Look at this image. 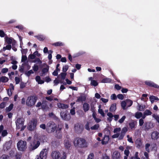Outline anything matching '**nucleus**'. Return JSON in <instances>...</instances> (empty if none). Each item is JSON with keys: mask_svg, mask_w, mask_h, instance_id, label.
<instances>
[{"mask_svg": "<svg viewBox=\"0 0 159 159\" xmlns=\"http://www.w3.org/2000/svg\"><path fill=\"white\" fill-rule=\"evenodd\" d=\"M24 120L23 118H19L16 121V129H19L20 131L23 130L26 127V126H24Z\"/></svg>", "mask_w": 159, "mask_h": 159, "instance_id": "nucleus-4", "label": "nucleus"}, {"mask_svg": "<svg viewBox=\"0 0 159 159\" xmlns=\"http://www.w3.org/2000/svg\"><path fill=\"white\" fill-rule=\"evenodd\" d=\"M144 113V114L146 115L147 116L151 115L152 114V112L148 110H146Z\"/></svg>", "mask_w": 159, "mask_h": 159, "instance_id": "nucleus-40", "label": "nucleus"}, {"mask_svg": "<svg viewBox=\"0 0 159 159\" xmlns=\"http://www.w3.org/2000/svg\"><path fill=\"white\" fill-rule=\"evenodd\" d=\"M34 73L33 71L32 70H30L29 71L26 72L25 73V74L28 76H30L31 74H33Z\"/></svg>", "mask_w": 159, "mask_h": 159, "instance_id": "nucleus-48", "label": "nucleus"}, {"mask_svg": "<svg viewBox=\"0 0 159 159\" xmlns=\"http://www.w3.org/2000/svg\"><path fill=\"white\" fill-rule=\"evenodd\" d=\"M121 130V128H117L115 129L114 130V133H117L118 132H120Z\"/></svg>", "mask_w": 159, "mask_h": 159, "instance_id": "nucleus-61", "label": "nucleus"}, {"mask_svg": "<svg viewBox=\"0 0 159 159\" xmlns=\"http://www.w3.org/2000/svg\"><path fill=\"white\" fill-rule=\"evenodd\" d=\"M138 152H136L134 156L131 157H130L129 159H140V158L138 157Z\"/></svg>", "mask_w": 159, "mask_h": 159, "instance_id": "nucleus-32", "label": "nucleus"}, {"mask_svg": "<svg viewBox=\"0 0 159 159\" xmlns=\"http://www.w3.org/2000/svg\"><path fill=\"white\" fill-rule=\"evenodd\" d=\"M33 68L34 71H37L39 69V66L36 65H34L33 67Z\"/></svg>", "mask_w": 159, "mask_h": 159, "instance_id": "nucleus-54", "label": "nucleus"}, {"mask_svg": "<svg viewBox=\"0 0 159 159\" xmlns=\"http://www.w3.org/2000/svg\"><path fill=\"white\" fill-rule=\"evenodd\" d=\"M126 102L127 103L126 105L128 107H130L133 104V102L130 99H128L126 100Z\"/></svg>", "mask_w": 159, "mask_h": 159, "instance_id": "nucleus-36", "label": "nucleus"}, {"mask_svg": "<svg viewBox=\"0 0 159 159\" xmlns=\"http://www.w3.org/2000/svg\"><path fill=\"white\" fill-rule=\"evenodd\" d=\"M51 157L52 159H61L62 156L61 153L58 151H53L51 153Z\"/></svg>", "mask_w": 159, "mask_h": 159, "instance_id": "nucleus-7", "label": "nucleus"}, {"mask_svg": "<svg viewBox=\"0 0 159 159\" xmlns=\"http://www.w3.org/2000/svg\"><path fill=\"white\" fill-rule=\"evenodd\" d=\"M101 105H99L98 106L99 109L98 110V112L102 116L104 117L105 116V114L102 109L101 108Z\"/></svg>", "mask_w": 159, "mask_h": 159, "instance_id": "nucleus-28", "label": "nucleus"}, {"mask_svg": "<svg viewBox=\"0 0 159 159\" xmlns=\"http://www.w3.org/2000/svg\"><path fill=\"white\" fill-rule=\"evenodd\" d=\"M7 134V131L5 130H3L2 133V136L4 137L6 136Z\"/></svg>", "mask_w": 159, "mask_h": 159, "instance_id": "nucleus-64", "label": "nucleus"}, {"mask_svg": "<svg viewBox=\"0 0 159 159\" xmlns=\"http://www.w3.org/2000/svg\"><path fill=\"white\" fill-rule=\"evenodd\" d=\"M37 122V119H33L29 123L28 126V129L31 131L34 129L36 128Z\"/></svg>", "mask_w": 159, "mask_h": 159, "instance_id": "nucleus-6", "label": "nucleus"}, {"mask_svg": "<svg viewBox=\"0 0 159 159\" xmlns=\"http://www.w3.org/2000/svg\"><path fill=\"white\" fill-rule=\"evenodd\" d=\"M35 37L39 40H43L45 39V38L42 35L36 36Z\"/></svg>", "mask_w": 159, "mask_h": 159, "instance_id": "nucleus-44", "label": "nucleus"}, {"mask_svg": "<svg viewBox=\"0 0 159 159\" xmlns=\"http://www.w3.org/2000/svg\"><path fill=\"white\" fill-rule=\"evenodd\" d=\"M151 136L152 139H157L159 138V132L154 131L152 133Z\"/></svg>", "mask_w": 159, "mask_h": 159, "instance_id": "nucleus-14", "label": "nucleus"}, {"mask_svg": "<svg viewBox=\"0 0 159 159\" xmlns=\"http://www.w3.org/2000/svg\"><path fill=\"white\" fill-rule=\"evenodd\" d=\"M152 117L154 118L156 121L159 124V116L156 114L152 115Z\"/></svg>", "mask_w": 159, "mask_h": 159, "instance_id": "nucleus-42", "label": "nucleus"}, {"mask_svg": "<svg viewBox=\"0 0 159 159\" xmlns=\"http://www.w3.org/2000/svg\"><path fill=\"white\" fill-rule=\"evenodd\" d=\"M111 79L109 78H106L103 79L102 81V82L103 83H110L111 82Z\"/></svg>", "mask_w": 159, "mask_h": 159, "instance_id": "nucleus-34", "label": "nucleus"}, {"mask_svg": "<svg viewBox=\"0 0 159 159\" xmlns=\"http://www.w3.org/2000/svg\"><path fill=\"white\" fill-rule=\"evenodd\" d=\"M137 122L135 121H132L129 124V127L132 129H134L135 128V126L136 125Z\"/></svg>", "mask_w": 159, "mask_h": 159, "instance_id": "nucleus-17", "label": "nucleus"}, {"mask_svg": "<svg viewBox=\"0 0 159 159\" xmlns=\"http://www.w3.org/2000/svg\"><path fill=\"white\" fill-rule=\"evenodd\" d=\"M11 48V45L10 44H9L8 45H7L6 47H4L3 48V50L4 51L7 49L10 50Z\"/></svg>", "mask_w": 159, "mask_h": 159, "instance_id": "nucleus-39", "label": "nucleus"}, {"mask_svg": "<svg viewBox=\"0 0 159 159\" xmlns=\"http://www.w3.org/2000/svg\"><path fill=\"white\" fill-rule=\"evenodd\" d=\"M86 97L84 95H81L78 97V99L76 102H83L85 101L86 99Z\"/></svg>", "mask_w": 159, "mask_h": 159, "instance_id": "nucleus-22", "label": "nucleus"}, {"mask_svg": "<svg viewBox=\"0 0 159 159\" xmlns=\"http://www.w3.org/2000/svg\"><path fill=\"white\" fill-rule=\"evenodd\" d=\"M127 103L126 102V100L122 101L121 103V105L122 107L124 110L126 109L125 107Z\"/></svg>", "mask_w": 159, "mask_h": 159, "instance_id": "nucleus-35", "label": "nucleus"}, {"mask_svg": "<svg viewBox=\"0 0 159 159\" xmlns=\"http://www.w3.org/2000/svg\"><path fill=\"white\" fill-rule=\"evenodd\" d=\"M116 104H112L110 108V111L111 112H114L115 111L116 109Z\"/></svg>", "mask_w": 159, "mask_h": 159, "instance_id": "nucleus-29", "label": "nucleus"}, {"mask_svg": "<svg viewBox=\"0 0 159 159\" xmlns=\"http://www.w3.org/2000/svg\"><path fill=\"white\" fill-rule=\"evenodd\" d=\"M53 83L54 84V85H57L59 83H61V82H59V80L57 79V78L54 81Z\"/></svg>", "mask_w": 159, "mask_h": 159, "instance_id": "nucleus-63", "label": "nucleus"}, {"mask_svg": "<svg viewBox=\"0 0 159 159\" xmlns=\"http://www.w3.org/2000/svg\"><path fill=\"white\" fill-rule=\"evenodd\" d=\"M145 83L147 85L154 88H158L159 87V86L158 85L150 81H146L145 82Z\"/></svg>", "mask_w": 159, "mask_h": 159, "instance_id": "nucleus-15", "label": "nucleus"}, {"mask_svg": "<svg viewBox=\"0 0 159 159\" xmlns=\"http://www.w3.org/2000/svg\"><path fill=\"white\" fill-rule=\"evenodd\" d=\"M66 153L64 152H62V156L61 157V159H66Z\"/></svg>", "mask_w": 159, "mask_h": 159, "instance_id": "nucleus-55", "label": "nucleus"}, {"mask_svg": "<svg viewBox=\"0 0 159 159\" xmlns=\"http://www.w3.org/2000/svg\"><path fill=\"white\" fill-rule=\"evenodd\" d=\"M27 59L26 56L23 55L22 56L21 61L22 62H25L27 60Z\"/></svg>", "mask_w": 159, "mask_h": 159, "instance_id": "nucleus-51", "label": "nucleus"}, {"mask_svg": "<svg viewBox=\"0 0 159 159\" xmlns=\"http://www.w3.org/2000/svg\"><path fill=\"white\" fill-rule=\"evenodd\" d=\"M28 58L29 59L33 60L34 59H35L36 58L34 55L33 54H30Z\"/></svg>", "mask_w": 159, "mask_h": 159, "instance_id": "nucleus-50", "label": "nucleus"}, {"mask_svg": "<svg viewBox=\"0 0 159 159\" xmlns=\"http://www.w3.org/2000/svg\"><path fill=\"white\" fill-rule=\"evenodd\" d=\"M120 153L117 151H114L112 155V159H120Z\"/></svg>", "mask_w": 159, "mask_h": 159, "instance_id": "nucleus-13", "label": "nucleus"}, {"mask_svg": "<svg viewBox=\"0 0 159 159\" xmlns=\"http://www.w3.org/2000/svg\"><path fill=\"white\" fill-rule=\"evenodd\" d=\"M53 45L55 46H62L63 45V43L61 42H57L54 43Z\"/></svg>", "mask_w": 159, "mask_h": 159, "instance_id": "nucleus-52", "label": "nucleus"}, {"mask_svg": "<svg viewBox=\"0 0 159 159\" xmlns=\"http://www.w3.org/2000/svg\"><path fill=\"white\" fill-rule=\"evenodd\" d=\"M60 115L61 118L64 120H68L70 118V115H67L66 113L64 112H61Z\"/></svg>", "mask_w": 159, "mask_h": 159, "instance_id": "nucleus-10", "label": "nucleus"}, {"mask_svg": "<svg viewBox=\"0 0 159 159\" xmlns=\"http://www.w3.org/2000/svg\"><path fill=\"white\" fill-rule=\"evenodd\" d=\"M150 146V144L149 143H147L145 145V149L148 152H149V147Z\"/></svg>", "mask_w": 159, "mask_h": 159, "instance_id": "nucleus-57", "label": "nucleus"}, {"mask_svg": "<svg viewBox=\"0 0 159 159\" xmlns=\"http://www.w3.org/2000/svg\"><path fill=\"white\" fill-rule=\"evenodd\" d=\"M107 116H108L107 118V120L109 122H111L112 120L113 117V115L111 112H108L107 114Z\"/></svg>", "mask_w": 159, "mask_h": 159, "instance_id": "nucleus-25", "label": "nucleus"}, {"mask_svg": "<svg viewBox=\"0 0 159 159\" xmlns=\"http://www.w3.org/2000/svg\"><path fill=\"white\" fill-rule=\"evenodd\" d=\"M149 99L152 103H153L155 101H158L159 100V99L156 96H151Z\"/></svg>", "mask_w": 159, "mask_h": 159, "instance_id": "nucleus-24", "label": "nucleus"}, {"mask_svg": "<svg viewBox=\"0 0 159 159\" xmlns=\"http://www.w3.org/2000/svg\"><path fill=\"white\" fill-rule=\"evenodd\" d=\"M109 137L108 136L105 135L103 139L102 140V144H107L109 140Z\"/></svg>", "mask_w": 159, "mask_h": 159, "instance_id": "nucleus-20", "label": "nucleus"}, {"mask_svg": "<svg viewBox=\"0 0 159 159\" xmlns=\"http://www.w3.org/2000/svg\"><path fill=\"white\" fill-rule=\"evenodd\" d=\"M138 110L139 111H143L144 109L145 108V106L144 105H140L139 103H138Z\"/></svg>", "mask_w": 159, "mask_h": 159, "instance_id": "nucleus-30", "label": "nucleus"}, {"mask_svg": "<svg viewBox=\"0 0 159 159\" xmlns=\"http://www.w3.org/2000/svg\"><path fill=\"white\" fill-rule=\"evenodd\" d=\"M91 84L92 85L95 86L98 85V83L96 81L92 80H91Z\"/></svg>", "mask_w": 159, "mask_h": 159, "instance_id": "nucleus-43", "label": "nucleus"}, {"mask_svg": "<svg viewBox=\"0 0 159 159\" xmlns=\"http://www.w3.org/2000/svg\"><path fill=\"white\" fill-rule=\"evenodd\" d=\"M57 125L52 121L48 122L46 125V130L48 133L53 132L57 128Z\"/></svg>", "mask_w": 159, "mask_h": 159, "instance_id": "nucleus-3", "label": "nucleus"}, {"mask_svg": "<svg viewBox=\"0 0 159 159\" xmlns=\"http://www.w3.org/2000/svg\"><path fill=\"white\" fill-rule=\"evenodd\" d=\"M37 99V97L34 96L28 97L26 101V105L29 107H32L34 106Z\"/></svg>", "mask_w": 159, "mask_h": 159, "instance_id": "nucleus-2", "label": "nucleus"}, {"mask_svg": "<svg viewBox=\"0 0 159 159\" xmlns=\"http://www.w3.org/2000/svg\"><path fill=\"white\" fill-rule=\"evenodd\" d=\"M13 106V105L12 104H11L6 109L7 111H9L11 110Z\"/></svg>", "mask_w": 159, "mask_h": 159, "instance_id": "nucleus-49", "label": "nucleus"}, {"mask_svg": "<svg viewBox=\"0 0 159 159\" xmlns=\"http://www.w3.org/2000/svg\"><path fill=\"white\" fill-rule=\"evenodd\" d=\"M56 133H57L58 134H57L56 136V137H57L58 138L60 139L61 137V133L60 132V130H57L56 131Z\"/></svg>", "mask_w": 159, "mask_h": 159, "instance_id": "nucleus-46", "label": "nucleus"}, {"mask_svg": "<svg viewBox=\"0 0 159 159\" xmlns=\"http://www.w3.org/2000/svg\"><path fill=\"white\" fill-rule=\"evenodd\" d=\"M83 127L79 124H77L75 125L74 129L78 133H80L83 130Z\"/></svg>", "mask_w": 159, "mask_h": 159, "instance_id": "nucleus-11", "label": "nucleus"}, {"mask_svg": "<svg viewBox=\"0 0 159 159\" xmlns=\"http://www.w3.org/2000/svg\"><path fill=\"white\" fill-rule=\"evenodd\" d=\"M129 147H127L126 149L125 150L124 153L125 156L124 157V159H128V157L130 153L129 151Z\"/></svg>", "mask_w": 159, "mask_h": 159, "instance_id": "nucleus-16", "label": "nucleus"}, {"mask_svg": "<svg viewBox=\"0 0 159 159\" xmlns=\"http://www.w3.org/2000/svg\"><path fill=\"white\" fill-rule=\"evenodd\" d=\"M135 143L137 147L139 148H140L142 146V143L140 139H138L136 140Z\"/></svg>", "mask_w": 159, "mask_h": 159, "instance_id": "nucleus-18", "label": "nucleus"}, {"mask_svg": "<svg viewBox=\"0 0 159 159\" xmlns=\"http://www.w3.org/2000/svg\"><path fill=\"white\" fill-rule=\"evenodd\" d=\"M32 62L34 63L37 62V63L38 64H41L42 63V61L41 60L38 58H36L35 59L33 60L32 61Z\"/></svg>", "mask_w": 159, "mask_h": 159, "instance_id": "nucleus-41", "label": "nucleus"}, {"mask_svg": "<svg viewBox=\"0 0 159 159\" xmlns=\"http://www.w3.org/2000/svg\"><path fill=\"white\" fill-rule=\"evenodd\" d=\"M142 113L141 112H137L135 114V116L137 119H139L142 117Z\"/></svg>", "mask_w": 159, "mask_h": 159, "instance_id": "nucleus-33", "label": "nucleus"}, {"mask_svg": "<svg viewBox=\"0 0 159 159\" xmlns=\"http://www.w3.org/2000/svg\"><path fill=\"white\" fill-rule=\"evenodd\" d=\"M99 127V125L98 124H96L91 127L90 129L92 130H97Z\"/></svg>", "mask_w": 159, "mask_h": 159, "instance_id": "nucleus-37", "label": "nucleus"}, {"mask_svg": "<svg viewBox=\"0 0 159 159\" xmlns=\"http://www.w3.org/2000/svg\"><path fill=\"white\" fill-rule=\"evenodd\" d=\"M5 41L8 44H10L12 42V39L10 38L6 37L5 38Z\"/></svg>", "mask_w": 159, "mask_h": 159, "instance_id": "nucleus-31", "label": "nucleus"}, {"mask_svg": "<svg viewBox=\"0 0 159 159\" xmlns=\"http://www.w3.org/2000/svg\"><path fill=\"white\" fill-rule=\"evenodd\" d=\"M64 145L66 148L69 149L71 146V143L70 140L68 139H66L64 140Z\"/></svg>", "mask_w": 159, "mask_h": 159, "instance_id": "nucleus-12", "label": "nucleus"}, {"mask_svg": "<svg viewBox=\"0 0 159 159\" xmlns=\"http://www.w3.org/2000/svg\"><path fill=\"white\" fill-rule=\"evenodd\" d=\"M127 138L128 141L131 143H133L132 139L131 137H130L128 135H127Z\"/></svg>", "mask_w": 159, "mask_h": 159, "instance_id": "nucleus-56", "label": "nucleus"}, {"mask_svg": "<svg viewBox=\"0 0 159 159\" xmlns=\"http://www.w3.org/2000/svg\"><path fill=\"white\" fill-rule=\"evenodd\" d=\"M90 108V106L89 104L87 103H85L83 105V109L84 111L85 112L88 111Z\"/></svg>", "mask_w": 159, "mask_h": 159, "instance_id": "nucleus-19", "label": "nucleus"}, {"mask_svg": "<svg viewBox=\"0 0 159 159\" xmlns=\"http://www.w3.org/2000/svg\"><path fill=\"white\" fill-rule=\"evenodd\" d=\"M68 69V66L67 65H65L62 68V70L63 72H66Z\"/></svg>", "mask_w": 159, "mask_h": 159, "instance_id": "nucleus-59", "label": "nucleus"}, {"mask_svg": "<svg viewBox=\"0 0 159 159\" xmlns=\"http://www.w3.org/2000/svg\"><path fill=\"white\" fill-rule=\"evenodd\" d=\"M57 105L58 107L60 108L66 109L68 107V105H67L60 103H58Z\"/></svg>", "mask_w": 159, "mask_h": 159, "instance_id": "nucleus-21", "label": "nucleus"}, {"mask_svg": "<svg viewBox=\"0 0 159 159\" xmlns=\"http://www.w3.org/2000/svg\"><path fill=\"white\" fill-rule=\"evenodd\" d=\"M45 65L46 66L45 67L43 68L42 70L43 75L42 76H43V74L47 72L49 70V66L46 64H45Z\"/></svg>", "mask_w": 159, "mask_h": 159, "instance_id": "nucleus-26", "label": "nucleus"}, {"mask_svg": "<svg viewBox=\"0 0 159 159\" xmlns=\"http://www.w3.org/2000/svg\"><path fill=\"white\" fill-rule=\"evenodd\" d=\"M75 146L80 148H85L88 146V143L86 140L82 138H77L74 141Z\"/></svg>", "mask_w": 159, "mask_h": 159, "instance_id": "nucleus-1", "label": "nucleus"}, {"mask_svg": "<svg viewBox=\"0 0 159 159\" xmlns=\"http://www.w3.org/2000/svg\"><path fill=\"white\" fill-rule=\"evenodd\" d=\"M47 150L46 149H43L40 152L39 157L37 159H46Z\"/></svg>", "mask_w": 159, "mask_h": 159, "instance_id": "nucleus-8", "label": "nucleus"}, {"mask_svg": "<svg viewBox=\"0 0 159 159\" xmlns=\"http://www.w3.org/2000/svg\"><path fill=\"white\" fill-rule=\"evenodd\" d=\"M127 130V128L126 127H124L122 129L121 132L125 134Z\"/></svg>", "mask_w": 159, "mask_h": 159, "instance_id": "nucleus-62", "label": "nucleus"}, {"mask_svg": "<svg viewBox=\"0 0 159 159\" xmlns=\"http://www.w3.org/2000/svg\"><path fill=\"white\" fill-rule=\"evenodd\" d=\"M11 145V142L8 141L4 145V147H6V148L8 149H9L10 147V146Z\"/></svg>", "mask_w": 159, "mask_h": 159, "instance_id": "nucleus-38", "label": "nucleus"}, {"mask_svg": "<svg viewBox=\"0 0 159 159\" xmlns=\"http://www.w3.org/2000/svg\"><path fill=\"white\" fill-rule=\"evenodd\" d=\"M1 82L3 83H5L7 82L8 80V78L5 76H2L0 77Z\"/></svg>", "mask_w": 159, "mask_h": 159, "instance_id": "nucleus-27", "label": "nucleus"}, {"mask_svg": "<svg viewBox=\"0 0 159 159\" xmlns=\"http://www.w3.org/2000/svg\"><path fill=\"white\" fill-rule=\"evenodd\" d=\"M17 148L19 150L23 151L27 148L26 142L25 141L20 140L17 143Z\"/></svg>", "mask_w": 159, "mask_h": 159, "instance_id": "nucleus-5", "label": "nucleus"}, {"mask_svg": "<svg viewBox=\"0 0 159 159\" xmlns=\"http://www.w3.org/2000/svg\"><path fill=\"white\" fill-rule=\"evenodd\" d=\"M42 108L45 111L48 110L49 109V107L48 106V105L46 103V102H43L42 103Z\"/></svg>", "mask_w": 159, "mask_h": 159, "instance_id": "nucleus-23", "label": "nucleus"}, {"mask_svg": "<svg viewBox=\"0 0 159 159\" xmlns=\"http://www.w3.org/2000/svg\"><path fill=\"white\" fill-rule=\"evenodd\" d=\"M40 142L39 141L34 140L30 143L31 149L34 150L37 148L40 145Z\"/></svg>", "mask_w": 159, "mask_h": 159, "instance_id": "nucleus-9", "label": "nucleus"}, {"mask_svg": "<svg viewBox=\"0 0 159 159\" xmlns=\"http://www.w3.org/2000/svg\"><path fill=\"white\" fill-rule=\"evenodd\" d=\"M66 73H61L60 75H60L61 78L62 80H64L65 79L66 76Z\"/></svg>", "mask_w": 159, "mask_h": 159, "instance_id": "nucleus-45", "label": "nucleus"}, {"mask_svg": "<svg viewBox=\"0 0 159 159\" xmlns=\"http://www.w3.org/2000/svg\"><path fill=\"white\" fill-rule=\"evenodd\" d=\"M125 118L126 116H123L122 117L118 120L120 124L124 122Z\"/></svg>", "mask_w": 159, "mask_h": 159, "instance_id": "nucleus-47", "label": "nucleus"}, {"mask_svg": "<svg viewBox=\"0 0 159 159\" xmlns=\"http://www.w3.org/2000/svg\"><path fill=\"white\" fill-rule=\"evenodd\" d=\"M111 98L112 100H116L117 99L116 95L115 94H112L111 96Z\"/></svg>", "mask_w": 159, "mask_h": 159, "instance_id": "nucleus-60", "label": "nucleus"}, {"mask_svg": "<svg viewBox=\"0 0 159 159\" xmlns=\"http://www.w3.org/2000/svg\"><path fill=\"white\" fill-rule=\"evenodd\" d=\"M9 157L6 155H3L0 157V159H9Z\"/></svg>", "mask_w": 159, "mask_h": 159, "instance_id": "nucleus-53", "label": "nucleus"}, {"mask_svg": "<svg viewBox=\"0 0 159 159\" xmlns=\"http://www.w3.org/2000/svg\"><path fill=\"white\" fill-rule=\"evenodd\" d=\"M117 98L120 99L122 100L123 99L124 97L123 94H120L117 95Z\"/></svg>", "mask_w": 159, "mask_h": 159, "instance_id": "nucleus-58", "label": "nucleus"}]
</instances>
